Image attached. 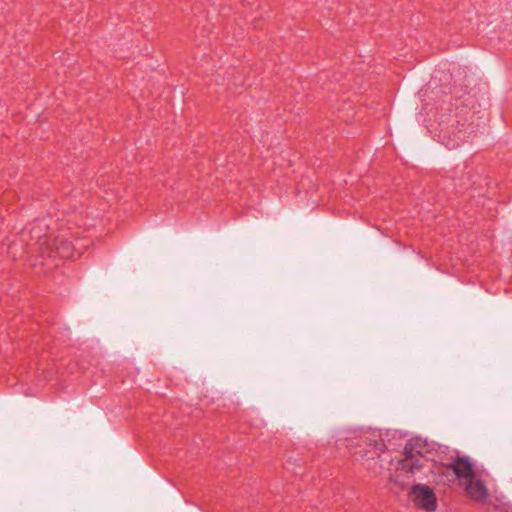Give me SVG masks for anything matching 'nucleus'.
<instances>
[{"instance_id":"f257e3e1","label":"nucleus","mask_w":512,"mask_h":512,"mask_svg":"<svg viewBox=\"0 0 512 512\" xmlns=\"http://www.w3.org/2000/svg\"><path fill=\"white\" fill-rule=\"evenodd\" d=\"M427 443L420 437L410 439L404 446V458L398 463L391 480L401 487H406L412 477L421 472L429 464V460L423 456V450Z\"/></svg>"},{"instance_id":"6e6552de","label":"nucleus","mask_w":512,"mask_h":512,"mask_svg":"<svg viewBox=\"0 0 512 512\" xmlns=\"http://www.w3.org/2000/svg\"><path fill=\"white\" fill-rule=\"evenodd\" d=\"M447 146L449 147V149L455 148V145L449 146V144H447Z\"/></svg>"},{"instance_id":"0eeeda50","label":"nucleus","mask_w":512,"mask_h":512,"mask_svg":"<svg viewBox=\"0 0 512 512\" xmlns=\"http://www.w3.org/2000/svg\"><path fill=\"white\" fill-rule=\"evenodd\" d=\"M57 248V252L58 254L63 257V258H67V257H70L71 255V250H72V247H71V244L69 242H60L59 244H57L56 246Z\"/></svg>"},{"instance_id":"39448f33","label":"nucleus","mask_w":512,"mask_h":512,"mask_svg":"<svg viewBox=\"0 0 512 512\" xmlns=\"http://www.w3.org/2000/svg\"><path fill=\"white\" fill-rule=\"evenodd\" d=\"M466 491L469 496L477 502L484 501L488 496V491L485 485L480 480H469Z\"/></svg>"},{"instance_id":"7ed1b4c3","label":"nucleus","mask_w":512,"mask_h":512,"mask_svg":"<svg viewBox=\"0 0 512 512\" xmlns=\"http://www.w3.org/2000/svg\"><path fill=\"white\" fill-rule=\"evenodd\" d=\"M351 446L356 448L364 447V450H356L355 455H359L361 458L368 456L369 453L379 454L383 451L384 443L382 440H378L373 435H363L359 438H355L351 441Z\"/></svg>"},{"instance_id":"f03ea898","label":"nucleus","mask_w":512,"mask_h":512,"mask_svg":"<svg viewBox=\"0 0 512 512\" xmlns=\"http://www.w3.org/2000/svg\"><path fill=\"white\" fill-rule=\"evenodd\" d=\"M410 496L414 504L427 512H434L437 508V498L433 490L425 484H416L411 487Z\"/></svg>"},{"instance_id":"423d86ee","label":"nucleus","mask_w":512,"mask_h":512,"mask_svg":"<svg viewBox=\"0 0 512 512\" xmlns=\"http://www.w3.org/2000/svg\"><path fill=\"white\" fill-rule=\"evenodd\" d=\"M47 225L42 221L34 223L28 233L31 237V240H35V245L42 246L47 243V235H46Z\"/></svg>"},{"instance_id":"20e7f679","label":"nucleus","mask_w":512,"mask_h":512,"mask_svg":"<svg viewBox=\"0 0 512 512\" xmlns=\"http://www.w3.org/2000/svg\"><path fill=\"white\" fill-rule=\"evenodd\" d=\"M446 468L452 470L458 479L472 480L475 477L473 464L468 456L452 458Z\"/></svg>"}]
</instances>
